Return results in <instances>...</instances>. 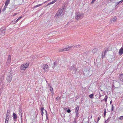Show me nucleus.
<instances>
[{
    "label": "nucleus",
    "instance_id": "f257e3e1",
    "mask_svg": "<svg viewBox=\"0 0 123 123\" xmlns=\"http://www.w3.org/2000/svg\"><path fill=\"white\" fill-rule=\"evenodd\" d=\"M63 12V10L62 9H59L57 12V13L55 15V17L56 18H59L61 17L62 15V14Z\"/></svg>",
    "mask_w": 123,
    "mask_h": 123
},
{
    "label": "nucleus",
    "instance_id": "f03ea898",
    "mask_svg": "<svg viewBox=\"0 0 123 123\" xmlns=\"http://www.w3.org/2000/svg\"><path fill=\"white\" fill-rule=\"evenodd\" d=\"M29 64L28 63H25L22 64L20 67V69L21 70H25L28 68Z\"/></svg>",
    "mask_w": 123,
    "mask_h": 123
},
{
    "label": "nucleus",
    "instance_id": "7ed1b4c3",
    "mask_svg": "<svg viewBox=\"0 0 123 123\" xmlns=\"http://www.w3.org/2000/svg\"><path fill=\"white\" fill-rule=\"evenodd\" d=\"M84 17V15L80 14L79 12H77L76 14L75 18L77 21L79 19H81Z\"/></svg>",
    "mask_w": 123,
    "mask_h": 123
},
{
    "label": "nucleus",
    "instance_id": "20e7f679",
    "mask_svg": "<svg viewBox=\"0 0 123 123\" xmlns=\"http://www.w3.org/2000/svg\"><path fill=\"white\" fill-rule=\"evenodd\" d=\"M48 66L46 64H43L41 65V68L43 69L45 72H47L48 70Z\"/></svg>",
    "mask_w": 123,
    "mask_h": 123
},
{
    "label": "nucleus",
    "instance_id": "39448f33",
    "mask_svg": "<svg viewBox=\"0 0 123 123\" xmlns=\"http://www.w3.org/2000/svg\"><path fill=\"white\" fill-rule=\"evenodd\" d=\"M68 68L70 70H71L72 69L73 71L74 70H75V72L77 71V69H76L75 65L74 64H73L72 66H70Z\"/></svg>",
    "mask_w": 123,
    "mask_h": 123
},
{
    "label": "nucleus",
    "instance_id": "423d86ee",
    "mask_svg": "<svg viewBox=\"0 0 123 123\" xmlns=\"http://www.w3.org/2000/svg\"><path fill=\"white\" fill-rule=\"evenodd\" d=\"M6 28L5 27H2L0 29V32H1V33L2 35H4L5 34V30Z\"/></svg>",
    "mask_w": 123,
    "mask_h": 123
},
{
    "label": "nucleus",
    "instance_id": "0eeeda50",
    "mask_svg": "<svg viewBox=\"0 0 123 123\" xmlns=\"http://www.w3.org/2000/svg\"><path fill=\"white\" fill-rule=\"evenodd\" d=\"M72 47V46L68 47L67 48H65L63 49H61V50H60V51L61 52L66 51H68L70 50Z\"/></svg>",
    "mask_w": 123,
    "mask_h": 123
},
{
    "label": "nucleus",
    "instance_id": "6e6552de",
    "mask_svg": "<svg viewBox=\"0 0 123 123\" xmlns=\"http://www.w3.org/2000/svg\"><path fill=\"white\" fill-rule=\"evenodd\" d=\"M12 76L10 74L7 77L6 80L8 82H10L12 80Z\"/></svg>",
    "mask_w": 123,
    "mask_h": 123
},
{
    "label": "nucleus",
    "instance_id": "1a4fd4ad",
    "mask_svg": "<svg viewBox=\"0 0 123 123\" xmlns=\"http://www.w3.org/2000/svg\"><path fill=\"white\" fill-rule=\"evenodd\" d=\"M117 18L116 17H114L112 18L110 20V22L111 23H114V22L116 20Z\"/></svg>",
    "mask_w": 123,
    "mask_h": 123
},
{
    "label": "nucleus",
    "instance_id": "9d476101",
    "mask_svg": "<svg viewBox=\"0 0 123 123\" xmlns=\"http://www.w3.org/2000/svg\"><path fill=\"white\" fill-rule=\"evenodd\" d=\"M13 119L14 121H16L17 118V115L15 113H13Z\"/></svg>",
    "mask_w": 123,
    "mask_h": 123
},
{
    "label": "nucleus",
    "instance_id": "9b49d317",
    "mask_svg": "<svg viewBox=\"0 0 123 123\" xmlns=\"http://www.w3.org/2000/svg\"><path fill=\"white\" fill-rule=\"evenodd\" d=\"M119 53L120 55H122L123 53V48H122L119 50Z\"/></svg>",
    "mask_w": 123,
    "mask_h": 123
},
{
    "label": "nucleus",
    "instance_id": "f8f14e48",
    "mask_svg": "<svg viewBox=\"0 0 123 123\" xmlns=\"http://www.w3.org/2000/svg\"><path fill=\"white\" fill-rule=\"evenodd\" d=\"M119 79L120 81H123V74H122L119 75Z\"/></svg>",
    "mask_w": 123,
    "mask_h": 123
},
{
    "label": "nucleus",
    "instance_id": "ddd939ff",
    "mask_svg": "<svg viewBox=\"0 0 123 123\" xmlns=\"http://www.w3.org/2000/svg\"><path fill=\"white\" fill-rule=\"evenodd\" d=\"M5 76V74H3L2 76L0 78L1 82H2L3 81L4 79V77Z\"/></svg>",
    "mask_w": 123,
    "mask_h": 123
},
{
    "label": "nucleus",
    "instance_id": "4468645a",
    "mask_svg": "<svg viewBox=\"0 0 123 123\" xmlns=\"http://www.w3.org/2000/svg\"><path fill=\"white\" fill-rule=\"evenodd\" d=\"M44 110V108L43 107H41V108L40 110L41 111V114L42 116H43V111Z\"/></svg>",
    "mask_w": 123,
    "mask_h": 123
},
{
    "label": "nucleus",
    "instance_id": "2eb2a0df",
    "mask_svg": "<svg viewBox=\"0 0 123 123\" xmlns=\"http://www.w3.org/2000/svg\"><path fill=\"white\" fill-rule=\"evenodd\" d=\"M98 49L96 48H95L92 50V52L93 53H94L96 52H97L98 51Z\"/></svg>",
    "mask_w": 123,
    "mask_h": 123
},
{
    "label": "nucleus",
    "instance_id": "dca6fc26",
    "mask_svg": "<svg viewBox=\"0 0 123 123\" xmlns=\"http://www.w3.org/2000/svg\"><path fill=\"white\" fill-rule=\"evenodd\" d=\"M57 0H54L53 1H52L51 2H50V3H48L47 6H48L49 5H51V4L54 3H55V2H56L57 1Z\"/></svg>",
    "mask_w": 123,
    "mask_h": 123
},
{
    "label": "nucleus",
    "instance_id": "f3484780",
    "mask_svg": "<svg viewBox=\"0 0 123 123\" xmlns=\"http://www.w3.org/2000/svg\"><path fill=\"white\" fill-rule=\"evenodd\" d=\"M10 111L9 110L7 111L6 116H7L10 117Z\"/></svg>",
    "mask_w": 123,
    "mask_h": 123
},
{
    "label": "nucleus",
    "instance_id": "a211bd4d",
    "mask_svg": "<svg viewBox=\"0 0 123 123\" xmlns=\"http://www.w3.org/2000/svg\"><path fill=\"white\" fill-rule=\"evenodd\" d=\"M10 3V0H6L5 5L8 6Z\"/></svg>",
    "mask_w": 123,
    "mask_h": 123
},
{
    "label": "nucleus",
    "instance_id": "6ab92c4d",
    "mask_svg": "<svg viewBox=\"0 0 123 123\" xmlns=\"http://www.w3.org/2000/svg\"><path fill=\"white\" fill-rule=\"evenodd\" d=\"M79 107L77 106L75 110V112H78V111L79 109Z\"/></svg>",
    "mask_w": 123,
    "mask_h": 123
},
{
    "label": "nucleus",
    "instance_id": "aec40b11",
    "mask_svg": "<svg viewBox=\"0 0 123 123\" xmlns=\"http://www.w3.org/2000/svg\"><path fill=\"white\" fill-rule=\"evenodd\" d=\"M105 54L103 52H102V58L103 59L105 57Z\"/></svg>",
    "mask_w": 123,
    "mask_h": 123
},
{
    "label": "nucleus",
    "instance_id": "412c9836",
    "mask_svg": "<svg viewBox=\"0 0 123 123\" xmlns=\"http://www.w3.org/2000/svg\"><path fill=\"white\" fill-rule=\"evenodd\" d=\"M42 5V4H39L38 5H37V6H34L33 7V8H36L37 7L40 6Z\"/></svg>",
    "mask_w": 123,
    "mask_h": 123
},
{
    "label": "nucleus",
    "instance_id": "4be33fe9",
    "mask_svg": "<svg viewBox=\"0 0 123 123\" xmlns=\"http://www.w3.org/2000/svg\"><path fill=\"white\" fill-rule=\"evenodd\" d=\"M22 111L21 110H20L19 112V114L20 116L21 117H22Z\"/></svg>",
    "mask_w": 123,
    "mask_h": 123
},
{
    "label": "nucleus",
    "instance_id": "5701e85b",
    "mask_svg": "<svg viewBox=\"0 0 123 123\" xmlns=\"http://www.w3.org/2000/svg\"><path fill=\"white\" fill-rule=\"evenodd\" d=\"M122 2L121 1L118 2H117L116 4V6H117L118 5H120V4L122 3Z\"/></svg>",
    "mask_w": 123,
    "mask_h": 123
},
{
    "label": "nucleus",
    "instance_id": "b1692460",
    "mask_svg": "<svg viewBox=\"0 0 123 123\" xmlns=\"http://www.w3.org/2000/svg\"><path fill=\"white\" fill-rule=\"evenodd\" d=\"M11 62V60H7V62H6V64L8 65L9 64L10 62Z\"/></svg>",
    "mask_w": 123,
    "mask_h": 123
},
{
    "label": "nucleus",
    "instance_id": "393cba45",
    "mask_svg": "<svg viewBox=\"0 0 123 123\" xmlns=\"http://www.w3.org/2000/svg\"><path fill=\"white\" fill-rule=\"evenodd\" d=\"M7 6L6 5H5L4 7L3 8L2 10L3 11H5L6 10V8H7Z\"/></svg>",
    "mask_w": 123,
    "mask_h": 123
},
{
    "label": "nucleus",
    "instance_id": "a878e982",
    "mask_svg": "<svg viewBox=\"0 0 123 123\" xmlns=\"http://www.w3.org/2000/svg\"><path fill=\"white\" fill-rule=\"evenodd\" d=\"M93 96V94H92L89 95V97L91 98H92Z\"/></svg>",
    "mask_w": 123,
    "mask_h": 123
},
{
    "label": "nucleus",
    "instance_id": "bb28decb",
    "mask_svg": "<svg viewBox=\"0 0 123 123\" xmlns=\"http://www.w3.org/2000/svg\"><path fill=\"white\" fill-rule=\"evenodd\" d=\"M118 119L120 120H122L123 119V116L119 117L118 118Z\"/></svg>",
    "mask_w": 123,
    "mask_h": 123
},
{
    "label": "nucleus",
    "instance_id": "cd10ccee",
    "mask_svg": "<svg viewBox=\"0 0 123 123\" xmlns=\"http://www.w3.org/2000/svg\"><path fill=\"white\" fill-rule=\"evenodd\" d=\"M108 97L107 96H106L104 99V100L105 101V102H106L107 101Z\"/></svg>",
    "mask_w": 123,
    "mask_h": 123
},
{
    "label": "nucleus",
    "instance_id": "c85d7f7f",
    "mask_svg": "<svg viewBox=\"0 0 123 123\" xmlns=\"http://www.w3.org/2000/svg\"><path fill=\"white\" fill-rule=\"evenodd\" d=\"M9 117L6 116V118L5 119V120H6V121L7 120V121H8V120H9Z\"/></svg>",
    "mask_w": 123,
    "mask_h": 123
},
{
    "label": "nucleus",
    "instance_id": "c756f323",
    "mask_svg": "<svg viewBox=\"0 0 123 123\" xmlns=\"http://www.w3.org/2000/svg\"><path fill=\"white\" fill-rule=\"evenodd\" d=\"M22 18V17H20L18 19H17L16 21V23L17 22H18V20H20V19H21Z\"/></svg>",
    "mask_w": 123,
    "mask_h": 123
},
{
    "label": "nucleus",
    "instance_id": "7c9ffc66",
    "mask_svg": "<svg viewBox=\"0 0 123 123\" xmlns=\"http://www.w3.org/2000/svg\"><path fill=\"white\" fill-rule=\"evenodd\" d=\"M75 113L76 114V117H75V119H76V117L77 118H78V114H79V113H78V112H75Z\"/></svg>",
    "mask_w": 123,
    "mask_h": 123
},
{
    "label": "nucleus",
    "instance_id": "2f4dec72",
    "mask_svg": "<svg viewBox=\"0 0 123 123\" xmlns=\"http://www.w3.org/2000/svg\"><path fill=\"white\" fill-rule=\"evenodd\" d=\"M114 109V106H113V105H112L111 109V111L112 112L113 111Z\"/></svg>",
    "mask_w": 123,
    "mask_h": 123
},
{
    "label": "nucleus",
    "instance_id": "473e14b6",
    "mask_svg": "<svg viewBox=\"0 0 123 123\" xmlns=\"http://www.w3.org/2000/svg\"><path fill=\"white\" fill-rule=\"evenodd\" d=\"M50 91H51L52 92H53V89L51 86H50Z\"/></svg>",
    "mask_w": 123,
    "mask_h": 123
},
{
    "label": "nucleus",
    "instance_id": "72a5a7b5",
    "mask_svg": "<svg viewBox=\"0 0 123 123\" xmlns=\"http://www.w3.org/2000/svg\"><path fill=\"white\" fill-rule=\"evenodd\" d=\"M11 56L10 55H9L8 57L7 60H11Z\"/></svg>",
    "mask_w": 123,
    "mask_h": 123
},
{
    "label": "nucleus",
    "instance_id": "f704fd0d",
    "mask_svg": "<svg viewBox=\"0 0 123 123\" xmlns=\"http://www.w3.org/2000/svg\"><path fill=\"white\" fill-rule=\"evenodd\" d=\"M45 111L46 112V119H48V117L47 116V111H46V110H45Z\"/></svg>",
    "mask_w": 123,
    "mask_h": 123
},
{
    "label": "nucleus",
    "instance_id": "c9c22d12",
    "mask_svg": "<svg viewBox=\"0 0 123 123\" xmlns=\"http://www.w3.org/2000/svg\"><path fill=\"white\" fill-rule=\"evenodd\" d=\"M71 111L69 109H68V110L67 111V112L68 113L70 112Z\"/></svg>",
    "mask_w": 123,
    "mask_h": 123
},
{
    "label": "nucleus",
    "instance_id": "e433bc0d",
    "mask_svg": "<svg viewBox=\"0 0 123 123\" xmlns=\"http://www.w3.org/2000/svg\"><path fill=\"white\" fill-rule=\"evenodd\" d=\"M96 0H92V2H91V4H92L95 1H96Z\"/></svg>",
    "mask_w": 123,
    "mask_h": 123
},
{
    "label": "nucleus",
    "instance_id": "4c0bfd02",
    "mask_svg": "<svg viewBox=\"0 0 123 123\" xmlns=\"http://www.w3.org/2000/svg\"><path fill=\"white\" fill-rule=\"evenodd\" d=\"M108 49H107L104 52H103L104 53H105L106 54V53L107 52V51H108Z\"/></svg>",
    "mask_w": 123,
    "mask_h": 123
},
{
    "label": "nucleus",
    "instance_id": "58836bf2",
    "mask_svg": "<svg viewBox=\"0 0 123 123\" xmlns=\"http://www.w3.org/2000/svg\"><path fill=\"white\" fill-rule=\"evenodd\" d=\"M104 115L105 117L106 114V110L105 109V111H104Z\"/></svg>",
    "mask_w": 123,
    "mask_h": 123
},
{
    "label": "nucleus",
    "instance_id": "ea45409f",
    "mask_svg": "<svg viewBox=\"0 0 123 123\" xmlns=\"http://www.w3.org/2000/svg\"><path fill=\"white\" fill-rule=\"evenodd\" d=\"M57 64V63H56L55 62L54 63V67L55 66H56V65Z\"/></svg>",
    "mask_w": 123,
    "mask_h": 123
},
{
    "label": "nucleus",
    "instance_id": "a19ab883",
    "mask_svg": "<svg viewBox=\"0 0 123 123\" xmlns=\"http://www.w3.org/2000/svg\"><path fill=\"white\" fill-rule=\"evenodd\" d=\"M60 98H61L60 97H57L56 98V99H57L60 100Z\"/></svg>",
    "mask_w": 123,
    "mask_h": 123
},
{
    "label": "nucleus",
    "instance_id": "79ce46f5",
    "mask_svg": "<svg viewBox=\"0 0 123 123\" xmlns=\"http://www.w3.org/2000/svg\"><path fill=\"white\" fill-rule=\"evenodd\" d=\"M109 120L108 119L106 120L105 121V123H107L109 122Z\"/></svg>",
    "mask_w": 123,
    "mask_h": 123
},
{
    "label": "nucleus",
    "instance_id": "37998d69",
    "mask_svg": "<svg viewBox=\"0 0 123 123\" xmlns=\"http://www.w3.org/2000/svg\"><path fill=\"white\" fill-rule=\"evenodd\" d=\"M80 45H76V48H80L79 47L80 46Z\"/></svg>",
    "mask_w": 123,
    "mask_h": 123
},
{
    "label": "nucleus",
    "instance_id": "c03bdc74",
    "mask_svg": "<svg viewBox=\"0 0 123 123\" xmlns=\"http://www.w3.org/2000/svg\"><path fill=\"white\" fill-rule=\"evenodd\" d=\"M100 119V118L99 117H98V118L97 119V121H98H98Z\"/></svg>",
    "mask_w": 123,
    "mask_h": 123
},
{
    "label": "nucleus",
    "instance_id": "a18cd8bd",
    "mask_svg": "<svg viewBox=\"0 0 123 123\" xmlns=\"http://www.w3.org/2000/svg\"><path fill=\"white\" fill-rule=\"evenodd\" d=\"M76 123V120L75 119H74V121H73V123Z\"/></svg>",
    "mask_w": 123,
    "mask_h": 123
},
{
    "label": "nucleus",
    "instance_id": "49530a36",
    "mask_svg": "<svg viewBox=\"0 0 123 123\" xmlns=\"http://www.w3.org/2000/svg\"><path fill=\"white\" fill-rule=\"evenodd\" d=\"M8 123V121H7V120H6V121L5 120V123Z\"/></svg>",
    "mask_w": 123,
    "mask_h": 123
},
{
    "label": "nucleus",
    "instance_id": "de8ad7c7",
    "mask_svg": "<svg viewBox=\"0 0 123 123\" xmlns=\"http://www.w3.org/2000/svg\"><path fill=\"white\" fill-rule=\"evenodd\" d=\"M32 57L33 58V59H35V56L34 55L32 56Z\"/></svg>",
    "mask_w": 123,
    "mask_h": 123
},
{
    "label": "nucleus",
    "instance_id": "09e8293b",
    "mask_svg": "<svg viewBox=\"0 0 123 123\" xmlns=\"http://www.w3.org/2000/svg\"><path fill=\"white\" fill-rule=\"evenodd\" d=\"M17 13H15L14 14V15L13 16H15L17 14Z\"/></svg>",
    "mask_w": 123,
    "mask_h": 123
},
{
    "label": "nucleus",
    "instance_id": "8fccbe9b",
    "mask_svg": "<svg viewBox=\"0 0 123 123\" xmlns=\"http://www.w3.org/2000/svg\"><path fill=\"white\" fill-rule=\"evenodd\" d=\"M46 82L47 83V84H48V83L47 81V80L46 79Z\"/></svg>",
    "mask_w": 123,
    "mask_h": 123
},
{
    "label": "nucleus",
    "instance_id": "3c124183",
    "mask_svg": "<svg viewBox=\"0 0 123 123\" xmlns=\"http://www.w3.org/2000/svg\"><path fill=\"white\" fill-rule=\"evenodd\" d=\"M47 85H48V86H50V84H49V83H48V84H47Z\"/></svg>",
    "mask_w": 123,
    "mask_h": 123
},
{
    "label": "nucleus",
    "instance_id": "603ef678",
    "mask_svg": "<svg viewBox=\"0 0 123 123\" xmlns=\"http://www.w3.org/2000/svg\"><path fill=\"white\" fill-rule=\"evenodd\" d=\"M112 103V100H111L110 102V104H111Z\"/></svg>",
    "mask_w": 123,
    "mask_h": 123
},
{
    "label": "nucleus",
    "instance_id": "864d4df0",
    "mask_svg": "<svg viewBox=\"0 0 123 123\" xmlns=\"http://www.w3.org/2000/svg\"><path fill=\"white\" fill-rule=\"evenodd\" d=\"M101 95H100V96H99V98H100L101 97Z\"/></svg>",
    "mask_w": 123,
    "mask_h": 123
},
{
    "label": "nucleus",
    "instance_id": "5fc2aeb1",
    "mask_svg": "<svg viewBox=\"0 0 123 123\" xmlns=\"http://www.w3.org/2000/svg\"><path fill=\"white\" fill-rule=\"evenodd\" d=\"M121 1L122 2H123V0H121Z\"/></svg>",
    "mask_w": 123,
    "mask_h": 123
},
{
    "label": "nucleus",
    "instance_id": "6e6d98bb",
    "mask_svg": "<svg viewBox=\"0 0 123 123\" xmlns=\"http://www.w3.org/2000/svg\"><path fill=\"white\" fill-rule=\"evenodd\" d=\"M113 0H110V1L111 2V1H112Z\"/></svg>",
    "mask_w": 123,
    "mask_h": 123
},
{
    "label": "nucleus",
    "instance_id": "4d7b16f0",
    "mask_svg": "<svg viewBox=\"0 0 123 123\" xmlns=\"http://www.w3.org/2000/svg\"><path fill=\"white\" fill-rule=\"evenodd\" d=\"M46 2V1H45V2H44L43 3H45Z\"/></svg>",
    "mask_w": 123,
    "mask_h": 123
},
{
    "label": "nucleus",
    "instance_id": "13d9d810",
    "mask_svg": "<svg viewBox=\"0 0 123 123\" xmlns=\"http://www.w3.org/2000/svg\"><path fill=\"white\" fill-rule=\"evenodd\" d=\"M1 93H0V96H1Z\"/></svg>",
    "mask_w": 123,
    "mask_h": 123
},
{
    "label": "nucleus",
    "instance_id": "bf43d9fd",
    "mask_svg": "<svg viewBox=\"0 0 123 123\" xmlns=\"http://www.w3.org/2000/svg\"><path fill=\"white\" fill-rule=\"evenodd\" d=\"M67 25H66L65 26H67Z\"/></svg>",
    "mask_w": 123,
    "mask_h": 123
},
{
    "label": "nucleus",
    "instance_id": "052dcab7",
    "mask_svg": "<svg viewBox=\"0 0 123 123\" xmlns=\"http://www.w3.org/2000/svg\"><path fill=\"white\" fill-rule=\"evenodd\" d=\"M48 0V1H49V0Z\"/></svg>",
    "mask_w": 123,
    "mask_h": 123
}]
</instances>
